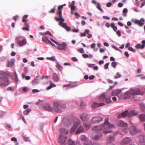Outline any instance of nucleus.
Instances as JSON below:
<instances>
[{
    "instance_id": "c85d7f7f",
    "label": "nucleus",
    "mask_w": 145,
    "mask_h": 145,
    "mask_svg": "<svg viewBox=\"0 0 145 145\" xmlns=\"http://www.w3.org/2000/svg\"><path fill=\"white\" fill-rule=\"evenodd\" d=\"M139 142L141 143L145 142V135H141L139 137Z\"/></svg>"
},
{
    "instance_id": "4d7b16f0",
    "label": "nucleus",
    "mask_w": 145,
    "mask_h": 145,
    "mask_svg": "<svg viewBox=\"0 0 145 145\" xmlns=\"http://www.w3.org/2000/svg\"><path fill=\"white\" fill-rule=\"evenodd\" d=\"M40 91L37 89H33L32 90V92L33 93L39 92Z\"/></svg>"
},
{
    "instance_id": "cd10ccee",
    "label": "nucleus",
    "mask_w": 145,
    "mask_h": 145,
    "mask_svg": "<svg viewBox=\"0 0 145 145\" xmlns=\"http://www.w3.org/2000/svg\"><path fill=\"white\" fill-rule=\"evenodd\" d=\"M128 114V111L126 110L123 112L122 113L119 114L118 115V118H120L121 117L124 118L126 116H127Z\"/></svg>"
},
{
    "instance_id": "680f3d73",
    "label": "nucleus",
    "mask_w": 145,
    "mask_h": 145,
    "mask_svg": "<svg viewBox=\"0 0 145 145\" xmlns=\"http://www.w3.org/2000/svg\"><path fill=\"white\" fill-rule=\"evenodd\" d=\"M116 31V33L118 35V36L120 37L121 36V32H120V31L119 30H118Z\"/></svg>"
},
{
    "instance_id": "6ab92c4d",
    "label": "nucleus",
    "mask_w": 145,
    "mask_h": 145,
    "mask_svg": "<svg viewBox=\"0 0 145 145\" xmlns=\"http://www.w3.org/2000/svg\"><path fill=\"white\" fill-rule=\"evenodd\" d=\"M117 125L118 126H120L123 127H127L128 124L127 123L124 122L122 120H119L117 122Z\"/></svg>"
},
{
    "instance_id": "de8ad7c7",
    "label": "nucleus",
    "mask_w": 145,
    "mask_h": 145,
    "mask_svg": "<svg viewBox=\"0 0 145 145\" xmlns=\"http://www.w3.org/2000/svg\"><path fill=\"white\" fill-rule=\"evenodd\" d=\"M140 106L141 108L142 112H145V106L143 104H140Z\"/></svg>"
},
{
    "instance_id": "a18cd8bd",
    "label": "nucleus",
    "mask_w": 145,
    "mask_h": 145,
    "mask_svg": "<svg viewBox=\"0 0 145 145\" xmlns=\"http://www.w3.org/2000/svg\"><path fill=\"white\" fill-rule=\"evenodd\" d=\"M31 111V110L30 109L28 108L25 110L23 112V113L24 114L27 115Z\"/></svg>"
},
{
    "instance_id": "aec40b11",
    "label": "nucleus",
    "mask_w": 145,
    "mask_h": 145,
    "mask_svg": "<svg viewBox=\"0 0 145 145\" xmlns=\"http://www.w3.org/2000/svg\"><path fill=\"white\" fill-rule=\"evenodd\" d=\"M138 111L136 110H131L129 112H128L127 116L128 117H131L132 116H135L138 115Z\"/></svg>"
},
{
    "instance_id": "f704fd0d",
    "label": "nucleus",
    "mask_w": 145,
    "mask_h": 145,
    "mask_svg": "<svg viewBox=\"0 0 145 145\" xmlns=\"http://www.w3.org/2000/svg\"><path fill=\"white\" fill-rule=\"evenodd\" d=\"M68 145H75L74 141L71 138H69L67 140Z\"/></svg>"
},
{
    "instance_id": "b1692460",
    "label": "nucleus",
    "mask_w": 145,
    "mask_h": 145,
    "mask_svg": "<svg viewBox=\"0 0 145 145\" xmlns=\"http://www.w3.org/2000/svg\"><path fill=\"white\" fill-rule=\"evenodd\" d=\"M84 129L83 127L82 126H80L76 132V134H78L83 133L84 131Z\"/></svg>"
},
{
    "instance_id": "f257e3e1",
    "label": "nucleus",
    "mask_w": 145,
    "mask_h": 145,
    "mask_svg": "<svg viewBox=\"0 0 145 145\" xmlns=\"http://www.w3.org/2000/svg\"><path fill=\"white\" fill-rule=\"evenodd\" d=\"M108 118H106L105 120L104 125L93 126L92 128V129L93 130L100 131L101 130L103 129V127H104L105 128L103 131V133L105 134H107L108 133H112V131L111 129L115 128L116 126L114 124H110L108 121Z\"/></svg>"
},
{
    "instance_id": "1a4fd4ad",
    "label": "nucleus",
    "mask_w": 145,
    "mask_h": 145,
    "mask_svg": "<svg viewBox=\"0 0 145 145\" xmlns=\"http://www.w3.org/2000/svg\"><path fill=\"white\" fill-rule=\"evenodd\" d=\"M67 138L66 136L61 135L59 136L58 140V142L61 145H66L65 142Z\"/></svg>"
},
{
    "instance_id": "c03bdc74",
    "label": "nucleus",
    "mask_w": 145,
    "mask_h": 145,
    "mask_svg": "<svg viewBox=\"0 0 145 145\" xmlns=\"http://www.w3.org/2000/svg\"><path fill=\"white\" fill-rule=\"evenodd\" d=\"M128 12V10L127 8H124L123 10V16H126L127 15V13Z\"/></svg>"
},
{
    "instance_id": "49530a36",
    "label": "nucleus",
    "mask_w": 145,
    "mask_h": 145,
    "mask_svg": "<svg viewBox=\"0 0 145 145\" xmlns=\"http://www.w3.org/2000/svg\"><path fill=\"white\" fill-rule=\"evenodd\" d=\"M105 93L102 94L99 97V99L101 101H103L105 98Z\"/></svg>"
},
{
    "instance_id": "bb28decb",
    "label": "nucleus",
    "mask_w": 145,
    "mask_h": 145,
    "mask_svg": "<svg viewBox=\"0 0 145 145\" xmlns=\"http://www.w3.org/2000/svg\"><path fill=\"white\" fill-rule=\"evenodd\" d=\"M104 105V103H94L93 105L92 106V107L93 108H95L97 107H99L101 106Z\"/></svg>"
},
{
    "instance_id": "8fccbe9b",
    "label": "nucleus",
    "mask_w": 145,
    "mask_h": 145,
    "mask_svg": "<svg viewBox=\"0 0 145 145\" xmlns=\"http://www.w3.org/2000/svg\"><path fill=\"white\" fill-rule=\"evenodd\" d=\"M22 91L24 92H27L29 91V89L28 88L24 87L22 88Z\"/></svg>"
},
{
    "instance_id": "0eeeda50",
    "label": "nucleus",
    "mask_w": 145,
    "mask_h": 145,
    "mask_svg": "<svg viewBox=\"0 0 145 145\" xmlns=\"http://www.w3.org/2000/svg\"><path fill=\"white\" fill-rule=\"evenodd\" d=\"M103 135L101 132H95L92 133L91 137L94 140H98L101 139Z\"/></svg>"
},
{
    "instance_id": "0e129e2a",
    "label": "nucleus",
    "mask_w": 145,
    "mask_h": 145,
    "mask_svg": "<svg viewBox=\"0 0 145 145\" xmlns=\"http://www.w3.org/2000/svg\"><path fill=\"white\" fill-rule=\"evenodd\" d=\"M65 29L67 31H69L71 29V28L69 26H67L65 28Z\"/></svg>"
},
{
    "instance_id": "58836bf2",
    "label": "nucleus",
    "mask_w": 145,
    "mask_h": 145,
    "mask_svg": "<svg viewBox=\"0 0 145 145\" xmlns=\"http://www.w3.org/2000/svg\"><path fill=\"white\" fill-rule=\"evenodd\" d=\"M110 26L113 28V30L115 31H117V27L116 26H115L114 23H111L110 24Z\"/></svg>"
},
{
    "instance_id": "4c0bfd02",
    "label": "nucleus",
    "mask_w": 145,
    "mask_h": 145,
    "mask_svg": "<svg viewBox=\"0 0 145 145\" xmlns=\"http://www.w3.org/2000/svg\"><path fill=\"white\" fill-rule=\"evenodd\" d=\"M139 117L142 121H144L145 120V115L144 114H143L139 115Z\"/></svg>"
},
{
    "instance_id": "a19ab883",
    "label": "nucleus",
    "mask_w": 145,
    "mask_h": 145,
    "mask_svg": "<svg viewBox=\"0 0 145 145\" xmlns=\"http://www.w3.org/2000/svg\"><path fill=\"white\" fill-rule=\"evenodd\" d=\"M59 23V25L60 26H61L63 28H65L67 26V24L66 23H63L60 21Z\"/></svg>"
},
{
    "instance_id": "423d86ee",
    "label": "nucleus",
    "mask_w": 145,
    "mask_h": 145,
    "mask_svg": "<svg viewBox=\"0 0 145 145\" xmlns=\"http://www.w3.org/2000/svg\"><path fill=\"white\" fill-rule=\"evenodd\" d=\"M50 39L53 42L58 46L57 48L59 50H65L67 49V44L65 42H63L62 44H59L53 39Z\"/></svg>"
},
{
    "instance_id": "bf43d9fd",
    "label": "nucleus",
    "mask_w": 145,
    "mask_h": 145,
    "mask_svg": "<svg viewBox=\"0 0 145 145\" xmlns=\"http://www.w3.org/2000/svg\"><path fill=\"white\" fill-rule=\"evenodd\" d=\"M56 7L55 6L54 8L52 9L49 12L50 13H54V12H55V8Z\"/></svg>"
},
{
    "instance_id": "f3484780",
    "label": "nucleus",
    "mask_w": 145,
    "mask_h": 145,
    "mask_svg": "<svg viewBox=\"0 0 145 145\" xmlns=\"http://www.w3.org/2000/svg\"><path fill=\"white\" fill-rule=\"evenodd\" d=\"M90 31L89 29H86L83 33H80V36L81 37H85L87 35V37L90 38L92 37V35L89 34Z\"/></svg>"
},
{
    "instance_id": "c756f323",
    "label": "nucleus",
    "mask_w": 145,
    "mask_h": 145,
    "mask_svg": "<svg viewBox=\"0 0 145 145\" xmlns=\"http://www.w3.org/2000/svg\"><path fill=\"white\" fill-rule=\"evenodd\" d=\"M75 2L74 1H73L69 5V7L71 8L72 10H74L75 9V6H74Z\"/></svg>"
},
{
    "instance_id": "6e6552de",
    "label": "nucleus",
    "mask_w": 145,
    "mask_h": 145,
    "mask_svg": "<svg viewBox=\"0 0 145 145\" xmlns=\"http://www.w3.org/2000/svg\"><path fill=\"white\" fill-rule=\"evenodd\" d=\"M0 78L4 81V83L1 84L2 85L5 86L8 85L9 84V80L3 72L0 73Z\"/></svg>"
},
{
    "instance_id": "79ce46f5",
    "label": "nucleus",
    "mask_w": 145,
    "mask_h": 145,
    "mask_svg": "<svg viewBox=\"0 0 145 145\" xmlns=\"http://www.w3.org/2000/svg\"><path fill=\"white\" fill-rule=\"evenodd\" d=\"M111 98L110 97H107L105 99V102L106 103H109L111 102Z\"/></svg>"
},
{
    "instance_id": "4468645a",
    "label": "nucleus",
    "mask_w": 145,
    "mask_h": 145,
    "mask_svg": "<svg viewBox=\"0 0 145 145\" xmlns=\"http://www.w3.org/2000/svg\"><path fill=\"white\" fill-rule=\"evenodd\" d=\"M19 39V37H16V38L15 40L17 41L18 44L20 46H22L26 44L27 41L25 39H24L22 40H18Z\"/></svg>"
},
{
    "instance_id": "7ed1b4c3",
    "label": "nucleus",
    "mask_w": 145,
    "mask_h": 145,
    "mask_svg": "<svg viewBox=\"0 0 145 145\" xmlns=\"http://www.w3.org/2000/svg\"><path fill=\"white\" fill-rule=\"evenodd\" d=\"M71 121L69 120L67 118H64L61 123L59 124V126L61 127L59 129V131L61 135L63 134L65 135L69 133V131L62 127L66 126L67 127H69L71 125Z\"/></svg>"
},
{
    "instance_id": "9d476101",
    "label": "nucleus",
    "mask_w": 145,
    "mask_h": 145,
    "mask_svg": "<svg viewBox=\"0 0 145 145\" xmlns=\"http://www.w3.org/2000/svg\"><path fill=\"white\" fill-rule=\"evenodd\" d=\"M129 129L130 134L131 135H134L140 132L141 131L140 130L137 129L134 126H132L130 127Z\"/></svg>"
},
{
    "instance_id": "864d4df0",
    "label": "nucleus",
    "mask_w": 145,
    "mask_h": 145,
    "mask_svg": "<svg viewBox=\"0 0 145 145\" xmlns=\"http://www.w3.org/2000/svg\"><path fill=\"white\" fill-rule=\"evenodd\" d=\"M121 77V74L119 72H117L116 73V76H115L114 77V78L116 79H117L119 78H120Z\"/></svg>"
},
{
    "instance_id": "5fc2aeb1",
    "label": "nucleus",
    "mask_w": 145,
    "mask_h": 145,
    "mask_svg": "<svg viewBox=\"0 0 145 145\" xmlns=\"http://www.w3.org/2000/svg\"><path fill=\"white\" fill-rule=\"evenodd\" d=\"M7 90H10L12 92H13L14 91V89L12 87H9L7 88Z\"/></svg>"
},
{
    "instance_id": "3c124183",
    "label": "nucleus",
    "mask_w": 145,
    "mask_h": 145,
    "mask_svg": "<svg viewBox=\"0 0 145 145\" xmlns=\"http://www.w3.org/2000/svg\"><path fill=\"white\" fill-rule=\"evenodd\" d=\"M117 63L116 62L114 61L113 62L111 63V65L112 67L114 68H115L116 67Z\"/></svg>"
},
{
    "instance_id": "e433bc0d",
    "label": "nucleus",
    "mask_w": 145,
    "mask_h": 145,
    "mask_svg": "<svg viewBox=\"0 0 145 145\" xmlns=\"http://www.w3.org/2000/svg\"><path fill=\"white\" fill-rule=\"evenodd\" d=\"M82 56L84 57L85 58H91L93 57V55L91 54H84L82 55Z\"/></svg>"
},
{
    "instance_id": "a878e982",
    "label": "nucleus",
    "mask_w": 145,
    "mask_h": 145,
    "mask_svg": "<svg viewBox=\"0 0 145 145\" xmlns=\"http://www.w3.org/2000/svg\"><path fill=\"white\" fill-rule=\"evenodd\" d=\"M131 141V139L129 137H126L124 138L121 141L122 144H126L128 143Z\"/></svg>"
},
{
    "instance_id": "052dcab7",
    "label": "nucleus",
    "mask_w": 145,
    "mask_h": 145,
    "mask_svg": "<svg viewBox=\"0 0 145 145\" xmlns=\"http://www.w3.org/2000/svg\"><path fill=\"white\" fill-rule=\"evenodd\" d=\"M129 130V129L125 128L123 129L122 130V131L125 133H127Z\"/></svg>"
},
{
    "instance_id": "37998d69",
    "label": "nucleus",
    "mask_w": 145,
    "mask_h": 145,
    "mask_svg": "<svg viewBox=\"0 0 145 145\" xmlns=\"http://www.w3.org/2000/svg\"><path fill=\"white\" fill-rule=\"evenodd\" d=\"M14 78L15 81L17 82L18 81V78L17 74L15 71H14Z\"/></svg>"
},
{
    "instance_id": "39448f33",
    "label": "nucleus",
    "mask_w": 145,
    "mask_h": 145,
    "mask_svg": "<svg viewBox=\"0 0 145 145\" xmlns=\"http://www.w3.org/2000/svg\"><path fill=\"white\" fill-rule=\"evenodd\" d=\"M79 139L81 140L84 145H90L92 143V141L84 135H81Z\"/></svg>"
},
{
    "instance_id": "ddd939ff",
    "label": "nucleus",
    "mask_w": 145,
    "mask_h": 145,
    "mask_svg": "<svg viewBox=\"0 0 145 145\" xmlns=\"http://www.w3.org/2000/svg\"><path fill=\"white\" fill-rule=\"evenodd\" d=\"M145 21V20L143 18H141L140 20L133 18L131 20V21L132 22L138 24L139 26H142L144 24V23L142 22L141 21L144 22Z\"/></svg>"
},
{
    "instance_id": "393cba45",
    "label": "nucleus",
    "mask_w": 145,
    "mask_h": 145,
    "mask_svg": "<svg viewBox=\"0 0 145 145\" xmlns=\"http://www.w3.org/2000/svg\"><path fill=\"white\" fill-rule=\"evenodd\" d=\"M38 77L39 76H37L32 80L31 83L33 85H35L39 83V81Z\"/></svg>"
},
{
    "instance_id": "2eb2a0df",
    "label": "nucleus",
    "mask_w": 145,
    "mask_h": 145,
    "mask_svg": "<svg viewBox=\"0 0 145 145\" xmlns=\"http://www.w3.org/2000/svg\"><path fill=\"white\" fill-rule=\"evenodd\" d=\"M80 124V121L79 119L77 120L76 121H75L72 127L71 130L70 131L71 133H73L75 131L77 127Z\"/></svg>"
},
{
    "instance_id": "a211bd4d",
    "label": "nucleus",
    "mask_w": 145,
    "mask_h": 145,
    "mask_svg": "<svg viewBox=\"0 0 145 145\" xmlns=\"http://www.w3.org/2000/svg\"><path fill=\"white\" fill-rule=\"evenodd\" d=\"M43 107L44 108L49 111H52L53 110L52 107L50 104L48 103L44 104Z\"/></svg>"
},
{
    "instance_id": "72a5a7b5",
    "label": "nucleus",
    "mask_w": 145,
    "mask_h": 145,
    "mask_svg": "<svg viewBox=\"0 0 145 145\" xmlns=\"http://www.w3.org/2000/svg\"><path fill=\"white\" fill-rule=\"evenodd\" d=\"M53 78L54 81L58 82L59 79V77L56 74L54 73L53 74Z\"/></svg>"
},
{
    "instance_id": "7c9ffc66",
    "label": "nucleus",
    "mask_w": 145,
    "mask_h": 145,
    "mask_svg": "<svg viewBox=\"0 0 145 145\" xmlns=\"http://www.w3.org/2000/svg\"><path fill=\"white\" fill-rule=\"evenodd\" d=\"M42 40L47 44L49 43L51 41L47 37L43 36L42 38Z\"/></svg>"
},
{
    "instance_id": "e2e57ef3",
    "label": "nucleus",
    "mask_w": 145,
    "mask_h": 145,
    "mask_svg": "<svg viewBox=\"0 0 145 145\" xmlns=\"http://www.w3.org/2000/svg\"><path fill=\"white\" fill-rule=\"evenodd\" d=\"M109 65V63H108L106 64L104 66V68L106 69H107L108 68V66Z\"/></svg>"
},
{
    "instance_id": "c9c22d12",
    "label": "nucleus",
    "mask_w": 145,
    "mask_h": 145,
    "mask_svg": "<svg viewBox=\"0 0 145 145\" xmlns=\"http://www.w3.org/2000/svg\"><path fill=\"white\" fill-rule=\"evenodd\" d=\"M87 115L86 114H82L80 116V118L81 120L82 121H84L85 120L86 117H87Z\"/></svg>"
},
{
    "instance_id": "09e8293b",
    "label": "nucleus",
    "mask_w": 145,
    "mask_h": 145,
    "mask_svg": "<svg viewBox=\"0 0 145 145\" xmlns=\"http://www.w3.org/2000/svg\"><path fill=\"white\" fill-rule=\"evenodd\" d=\"M97 5L98 6H97L96 7L101 12H103V11L101 8V6L100 4L99 3H97Z\"/></svg>"
},
{
    "instance_id": "9b49d317",
    "label": "nucleus",
    "mask_w": 145,
    "mask_h": 145,
    "mask_svg": "<svg viewBox=\"0 0 145 145\" xmlns=\"http://www.w3.org/2000/svg\"><path fill=\"white\" fill-rule=\"evenodd\" d=\"M62 6L61 5L59 6L58 7V9L59 10L58 12V13L59 14V18H58L57 17H56L55 18V19L57 21H60L62 22H64L65 21L64 19L62 18V12L61 11V10L63 8Z\"/></svg>"
},
{
    "instance_id": "13d9d810",
    "label": "nucleus",
    "mask_w": 145,
    "mask_h": 145,
    "mask_svg": "<svg viewBox=\"0 0 145 145\" xmlns=\"http://www.w3.org/2000/svg\"><path fill=\"white\" fill-rule=\"evenodd\" d=\"M78 51L81 53H84V51L83 49L82 48L79 49L78 50Z\"/></svg>"
},
{
    "instance_id": "5701e85b",
    "label": "nucleus",
    "mask_w": 145,
    "mask_h": 145,
    "mask_svg": "<svg viewBox=\"0 0 145 145\" xmlns=\"http://www.w3.org/2000/svg\"><path fill=\"white\" fill-rule=\"evenodd\" d=\"M83 125L86 130H89L91 127V123L86 121H84Z\"/></svg>"
},
{
    "instance_id": "6e6d98bb",
    "label": "nucleus",
    "mask_w": 145,
    "mask_h": 145,
    "mask_svg": "<svg viewBox=\"0 0 145 145\" xmlns=\"http://www.w3.org/2000/svg\"><path fill=\"white\" fill-rule=\"evenodd\" d=\"M128 49L129 50H130V51L133 52H135L136 51L135 50V49H134L133 48L131 47H130Z\"/></svg>"
},
{
    "instance_id": "69168bd1",
    "label": "nucleus",
    "mask_w": 145,
    "mask_h": 145,
    "mask_svg": "<svg viewBox=\"0 0 145 145\" xmlns=\"http://www.w3.org/2000/svg\"><path fill=\"white\" fill-rule=\"evenodd\" d=\"M71 59L74 61H77L78 60L75 57H72Z\"/></svg>"
},
{
    "instance_id": "2f4dec72",
    "label": "nucleus",
    "mask_w": 145,
    "mask_h": 145,
    "mask_svg": "<svg viewBox=\"0 0 145 145\" xmlns=\"http://www.w3.org/2000/svg\"><path fill=\"white\" fill-rule=\"evenodd\" d=\"M114 138L113 137L110 136L108 137L107 139V142L108 143H110L114 141Z\"/></svg>"
},
{
    "instance_id": "f8f14e48",
    "label": "nucleus",
    "mask_w": 145,
    "mask_h": 145,
    "mask_svg": "<svg viewBox=\"0 0 145 145\" xmlns=\"http://www.w3.org/2000/svg\"><path fill=\"white\" fill-rule=\"evenodd\" d=\"M121 89H114L112 91L111 95L112 96H116L120 99L121 97Z\"/></svg>"
},
{
    "instance_id": "4be33fe9",
    "label": "nucleus",
    "mask_w": 145,
    "mask_h": 145,
    "mask_svg": "<svg viewBox=\"0 0 145 145\" xmlns=\"http://www.w3.org/2000/svg\"><path fill=\"white\" fill-rule=\"evenodd\" d=\"M142 44L141 45L139 43L137 44L135 46L136 48H140L142 49L145 46V40H142Z\"/></svg>"
},
{
    "instance_id": "338daca9",
    "label": "nucleus",
    "mask_w": 145,
    "mask_h": 145,
    "mask_svg": "<svg viewBox=\"0 0 145 145\" xmlns=\"http://www.w3.org/2000/svg\"><path fill=\"white\" fill-rule=\"evenodd\" d=\"M95 46V43H92L91 45V46H90L91 47V48H94Z\"/></svg>"
},
{
    "instance_id": "ea45409f",
    "label": "nucleus",
    "mask_w": 145,
    "mask_h": 145,
    "mask_svg": "<svg viewBox=\"0 0 145 145\" xmlns=\"http://www.w3.org/2000/svg\"><path fill=\"white\" fill-rule=\"evenodd\" d=\"M22 78L23 79L25 78L26 80H29L30 79L31 77L29 76H26L24 74H22Z\"/></svg>"
},
{
    "instance_id": "473e14b6",
    "label": "nucleus",
    "mask_w": 145,
    "mask_h": 145,
    "mask_svg": "<svg viewBox=\"0 0 145 145\" xmlns=\"http://www.w3.org/2000/svg\"><path fill=\"white\" fill-rule=\"evenodd\" d=\"M56 67L60 72H61L62 71L63 69V67L60 65L58 62H57L56 65Z\"/></svg>"
},
{
    "instance_id": "f03ea898",
    "label": "nucleus",
    "mask_w": 145,
    "mask_h": 145,
    "mask_svg": "<svg viewBox=\"0 0 145 145\" xmlns=\"http://www.w3.org/2000/svg\"><path fill=\"white\" fill-rule=\"evenodd\" d=\"M144 92L139 88H131L129 90L126 91L124 93L123 98L125 99H129L130 95L135 96L138 95H142Z\"/></svg>"
},
{
    "instance_id": "20e7f679",
    "label": "nucleus",
    "mask_w": 145,
    "mask_h": 145,
    "mask_svg": "<svg viewBox=\"0 0 145 145\" xmlns=\"http://www.w3.org/2000/svg\"><path fill=\"white\" fill-rule=\"evenodd\" d=\"M53 108L54 110L58 112H61L62 109L66 108V104L61 101H55L53 103Z\"/></svg>"
},
{
    "instance_id": "774afa93",
    "label": "nucleus",
    "mask_w": 145,
    "mask_h": 145,
    "mask_svg": "<svg viewBox=\"0 0 145 145\" xmlns=\"http://www.w3.org/2000/svg\"><path fill=\"white\" fill-rule=\"evenodd\" d=\"M145 5V0L141 3V5L140 6V8H142L143 6Z\"/></svg>"
},
{
    "instance_id": "412c9836",
    "label": "nucleus",
    "mask_w": 145,
    "mask_h": 145,
    "mask_svg": "<svg viewBox=\"0 0 145 145\" xmlns=\"http://www.w3.org/2000/svg\"><path fill=\"white\" fill-rule=\"evenodd\" d=\"M15 62V60L13 59H11L10 61H8L6 65V67H9L14 66V65Z\"/></svg>"
},
{
    "instance_id": "dca6fc26",
    "label": "nucleus",
    "mask_w": 145,
    "mask_h": 145,
    "mask_svg": "<svg viewBox=\"0 0 145 145\" xmlns=\"http://www.w3.org/2000/svg\"><path fill=\"white\" fill-rule=\"evenodd\" d=\"M103 119L101 117L97 116L93 117L91 120V121L93 123H95L97 122L99 123L102 121Z\"/></svg>"
},
{
    "instance_id": "603ef678",
    "label": "nucleus",
    "mask_w": 145,
    "mask_h": 145,
    "mask_svg": "<svg viewBox=\"0 0 145 145\" xmlns=\"http://www.w3.org/2000/svg\"><path fill=\"white\" fill-rule=\"evenodd\" d=\"M47 59L54 61L55 59V57L54 56H52L51 57H47Z\"/></svg>"
}]
</instances>
